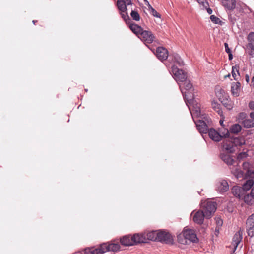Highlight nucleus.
I'll return each instance as SVG.
<instances>
[{"label":"nucleus","instance_id":"1","mask_svg":"<svg viewBox=\"0 0 254 254\" xmlns=\"http://www.w3.org/2000/svg\"><path fill=\"white\" fill-rule=\"evenodd\" d=\"M178 241L179 243L186 245L190 243H196L198 239L194 230L189 229H184L183 232L177 236Z\"/></svg>","mask_w":254,"mask_h":254},{"label":"nucleus","instance_id":"2","mask_svg":"<svg viewBox=\"0 0 254 254\" xmlns=\"http://www.w3.org/2000/svg\"><path fill=\"white\" fill-rule=\"evenodd\" d=\"M120 243L125 246H132L142 242V237L138 234L133 235H128L120 238Z\"/></svg>","mask_w":254,"mask_h":254},{"label":"nucleus","instance_id":"3","mask_svg":"<svg viewBox=\"0 0 254 254\" xmlns=\"http://www.w3.org/2000/svg\"><path fill=\"white\" fill-rule=\"evenodd\" d=\"M184 88H183L181 85H179L181 92L184 96V98L189 103H193L194 99V94L192 93V85L189 80L185 81Z\"/></svg>","mask_w":254,"mask_h":254},{"label":"nucleus","instance_id":"4","mask_svg":"<svg viewBox=\"0 0 254 254\" xmlns=\"http://www.w3.org/2000/svg\"><path fill=\"white\" fill-rule=\"evenodd\" d=\"M201 206L204 209L203 212L205 213V217L206 218L211 217L217 208L216 202L209 200H206L201 203Z\"/></svg>","mask_w":254,"mask_h":254},{"label":"nucleus","instance_id":"5","mask_svg":"<svg viewBox=\"0 0 254 254\" xmlns=\"http://www.w3.org/2000/svg\"><path fill=\"white\" fill-rule=\"evenodd\" d=\"M171 73L177 82H183L187 79V74L182 69H179L175 65L171 67Z\"/></svg>","mask_w":254,"mask_h":254},{"label":"nucleus","instance_id":"6","mask_svg":"<svg viewBox=\"0 0 254 254\" xmlns=\"http://www.w3.org/2000/svg\"><path fill=\"white\" fill-rule=\"evenodd\" d=\"M145 45L160 61H165L168 57V52L165 48L163 47H158L155 50L154 48L150 47L146 44H145Z\"/></svg>","mask_w":254,"mask_h":254},{"label":"nucleus","instance_id":"7","mask_svg":"<svg viewBox=\"0 0 254 254\" xmlns=\"http://www.w3.org/2000/svg\"><path fill=\"white\" fill-rule=\"evenodd\" d=\"M157 241L168 244H173V243L172 236L165 230L158 231Z\"/></svg>","mask_w":254,"mask_h":254},{"label":"nucleus","instance_id":"8","mask_svg":"<svg viewBox=\"0 0 254 254\" xmlns=\"http://www.w3.org/2000/svg\"><path fill=\"white\" fill-rule=\"evenodd\" d=\"M101 245L104 253L106 252H117L120 249V244L118 242H116L115 241H112L110 243H103Z\"/></svg>","mask_w":254,"mask_h":254},{"label":"nucleus","instance_id":"9","mask_svg":"<svg viewBox=\"0 0 254 254\" xmlns=\"http://www.w3.org/2000/svg\"><path fill=\"white\" fill-rule=\"evenodd\" d=\"M246 229L248 236L251 237H254V213L247 219Z\"/></svg>","mask_w":254,"mask_h":254},{"label":"nucleus","instance_id":"10","mask_svg":"<svg viewBox=\"0 0 254 254\" xmlns=\"http://www.w3.org/2000/svg\"><path fill=\"white\" fill-rule=\"evenodd\" d=\"M197 129L201 133H206L209 130L208 124L205 121L199 120L195 122Z\"/></svg>","mask_w":254,"mask_h":254},{"label":"nucleus","instance_id":"11","mask_svg":"<svg viewBox=\"0 0 254 254\" xmlns=\"http://www.w3.org/2000/svg\"><path fill=\"white\" fill-rule=\"evenodd\" d=\"M243 238V231L240 230L234 235L232 242V245L234 247L233 253L236 250L239 244L241 243Z\"/></svg>","mask_w":254,"mask_h":254},{"label":"nucleus","instance_id":"12","mask_svg":"<svg viewBox=\"0 0 254 254\" xmlns=\"http://www.w3.org/2000/svg\"><path fill=\"white\" fill-rule=\"evenodd\" d=\"M130 30L141 40L143 38V29L141 26L136 24L129 25Z\"/></svg>","mask_w":254,"mask_h":254},{"label":"nucleus","instance_id":"13","mask_svg":"<svg viewBox=\"0 0 254 254\" xmlns=\"http://www.w3.org/2000/svg\"><path fill=\"white\" fill-rule=\"evenodd\" d=\"M222 149L223 151L226 153H233L235 151V146L229 138L223 142Z\"/></svg>","mask_w":254,"mask_h":254},{"label":"nucleus","instance_id":"14","mask_svg":"<svg viewBox=\"0 0 254 254\" xmlns=\"http://www.w3.org/2000/svg\"><path fill=\"white\" fill-rule=\"evenodd\" d=\"M144 8H145L150 15L154 17L161 18V15L151 6L147 0H144Z\"/></svg>","mask_w":254,"mask_h":254},{"label":"nucleus","instance_id":"15","mask_svg":"<svg viewBox=\"0 0 254 254\" xmlns=\"http://www.w3.org/2000/svg\"><path fill=\"white\" fill-rule=\"evenodd\" d=\"M232 192L233 194L240 199L243 198L244 195H245V190L242 187L235 186L232 189Z\"/></svg>","mask_w":254,"mask_h":254},{"label":"nucleus","instance_id":"16","mask_svg":"<svg viewBox=\"0 0 254 254\" xmlns=\"http://www.w3.org/2000/svg\"><path fill=\"white\" fill-rule=\"evenodd\" d=\"M216 189L220 193L227 191L229 189V185L227 182L224 180L218 181L216 184Z\"/></svg>","mask_w":254,"mask_h":254},{"label":"nucleus","instance_id":"17","mask_svg":"<svg viewBox=\"0 0 254 254\" xmlns=\"http://www.w3.org/2000/svg\"><path fill=\"white\" fill-rule=\"evenodd\" d=\"M204 217H205V213L203 211H198L194 213L193 220L195 223L198 224H202Z\"/></svg>","mask_w":254,"mask_h":254},{"label":"nucleus","instance_id":"18","mask_svg":"<svg viewBox=\"0 0 254 254\" xmlns=\"http://www.w3.org/2000/svg\"><path fill=\"white\" fill-rule=\"evenodd\" d=\"M144 42H145L146 43H151L153 42H156L155 36L153 35L151 31L144 30Z\"/></svg>","mask_w":254,"mask_h":254},{"label":"nucleus","instance_id":"19","mask_svg":"<svg viewBox=\"0 0 254 254\" xmlns=\"http://www.w3.org/2000/svg\"><path fill=\"white\" fill-rule=\"evenodd\" d=\"M210 138L214 141H219L221 139V136L219 132L213 128L209 129L208 131Z\"/></svg>","mask_w":254,"mask_h":254},{"label":"nucleus","instance_id":"20","mask_svg":"<svg viewBox=\"0 0 254 254\" xmlns=\"http://www.w3.org/2000/svg\"><path fill=\"white\" fill-rule=\"evenodd\" d=\"M103 253H104L101 244L97 248H88L85 250V254H103Z\"/></svg>","mask_w":254,"mask_h":254},{"label":"nucleus","instance_id":"21","mask_svg":"<svg viewBox=\"0 0 254 254\" xmlns=\"http://www.w3.org/2000/svg\"><path fill=\"white\" fill-rule=\"evenodd\" d=\"M228 153H229L222 152L220 153V157L224 162L229 165H232L234 160Z\"/></svg>","mask_w":254,"mask_h":254},{"label":"nucleus","instance_id":"22","mask_svg":"<svg viewBox=\"0 0 254 254\" xmlns=\"http://www.w3.org/2000/svg\"><path fill=\"white\" fill-rule=\"evenodd\" d=\"M222 5L229 10L234 9L236 6L235 0H221Z\"/></svg>","mask_w":254,"mask_h":254},{"label":"nucleus","instance_id":"23","mask_svg":"<svg viewBox=\"0 0 254 254\" xmlns=\"http://www.w3.org/2000/svg\"><path fill=\"white\" fill-rule=\"evenodd\" d=\"M231 169L232 174L237 179L245 178L244 173L238 167H233Z\"/></svg>","mask_w":254,"mask_h":254},{"label":"nucleus","instance_id":"24","mask_svg":"<svg viewBox=\"0 0 254 254\" xmlns=\"http://www.w3.org/2000/svg\"><path fill=\"white\" fill-rule=\"evenodd\" d=\"M240 91V83L239 82L233 83L231 85V92L232 94L237 97Z\"/></svg>","mask_w":254,"mask_h":254},{"label":"nucleus","instance_id":"25","mask_svg":"<svg viewBox=\"0 0 254 254\" xmlns=\"http://www.w3.org/2000/svg\"><path fill=\"white\" fill-rule=\"evenodd\" d=\"M230 140L235 148L238 146H241L245 143V140L244 138L241 137H229Z\"/></svg>","mask_w":254,"mask_h":254},{"label":"nucleus","instance_id":"26","mask_svg":"<svg viewBox=\"0 0 254 254\" xmlns=\"http://www.w3.org/2000/svg\"><path fill=\"white\" fill-rule=\"evenodd\" d=\"M227 97H228V96L227 95H225L224 99H222L221 98V96H219V98L221 103L227 109L231 110L232 108L231 101L230 100H229Z\"/></svg>","mask_w":254,"mask_h":254},{"label":"nucleus","instance_id":"27","mask_svg":"<svg viewBox=\"0 0 254 254\" xmlns=\"http://www.w3.org/2000/svg\"><path fill=\"white\" fill-rule=\"evenodd\" d=\"M172 61L174 63L178 64L179 66H182L184 65V62L178 54L174 53L172 55ZM170 57L171 58V56H170Z\"/></svg>","mask_w":254,"mask_h":254},{"label":"nucleus","instance_id":"28","mask_svg":"<svg viewBox=\"0 0 254 254\" xmlns=\"http://www.w3.org/2000/svg\"><path fill=\"white\" fill-rule=\"evenodd\" d=\"M242 199H244L245 202L249 205H252L254 203V196L252 195L251 192L248 194L245 193V195H244Z\"/></svg>","mask_w":254,"mask_h":254},{"label":"nucleus","instance_id":"29","mask_svg":"<svg viewBox=\"0 0 254 254\" xmlns=\"http://www.w3.org/2000/svg\"><path fill=\"white\" fill-rule=\"evenodd\" d=\"M241 129V126L238 124H235L231 126L230 128V132L231 133L238 134Z\"/></svg>","mask_w":254,"mask_h":254},{"label":"nucleus","instance_id":"30","mask_svg":"<svg viewBox=\"0 0 254 254\" xmlns=\"http://www.w3.org/2000/svg\"><path fill=\"white\" fill-rule=\"evenodd\" d=\"M117 6L121 12H125L127 10V7L124 2V0H118L117 2Z\"/></svg>","mask_w":254,"mask_h":254},{"label":"nucleus","instance_id":"31","mask_svg":"<svg viewBox=\"0 0 254 254\" xmlns=\"http://www.w3.org/2000/svg\"><path fill=\"white\" fill-rule=\"evenodd\" d=\"M249 46L253 50H254V32H250L248 36Z\"/></svg>","mask_w":254,"mask_h":254},{"label":"nucleus","instance_id":"32","mask_svg":"<svg viewBox=\"0 0 254 254\" xmlns=\"http://www.w3.org/2000/svg\"><path fill=\"white\" fill-rule=\"evenodd\" d=\"M190 110L192 117L194 115L199 116L200 115V108L199 106L197 104H196L195 106H193L192 109L190 108Z\"/></svg>","mask_w":254,"mask_h":254},{"label":"nucleus","instance_id":"33","mask_svg":"<svg viewBox=\"0 0 254 254\" xmlns=\"http://www.w3.org/2000/svg\"><path fill=\"white\" fill-rule=\"evenodd\" d=\"M158 231H153L147 234V239L152 241H157Z\"/></svg>","mask_w":254,"mask_h":254},{"label":"nucleus","instance_id":"34","mask_svg":"<svg viewBox=\"0 0 254 254\" xmlns=\"http://www.w3.org/2000/svg\"><path fill=\"white\" fill-rule=\"evenodd\" d=\"M254 181L253 179H249L246 181V182L244 184L242 188H244V190H245V193H246L247 190H249L253 185Z\"/></svg>","mask_w":254,"mask_h":254},{"label":"nucleus","instance_id":"35","mask_svg":"<svg viewBox=\"0 0 254 254\" xmlns=\"http://www.w3.org/2000/svg\"><path fill=\"white\" fill-rule=\"evenodd\" d=\"M243 126L245 128H249L254 127V121L251 119H246L243 121Z\"/></svg>","mask_w":254,"mask_h":254},{"label":"nucleus","instance_id":"36","mask_svg":"<svg viewBox=\"0 0 254 254\" xmlns=\"http://www.w3.org/2000/svg\"><path fill=\"white\" fill-rule=\"evenodd\" d=\"M239 66L236 65L232 67V70L231 73H232V76L233 77L234 79L235 80H238L237 74L238 75H239Z\"/></svg>","mask_w":254,"mask_h":254},{"label":"nucleus","instance_id":"37","mask_svg":"<svg viewBox=\"0 0 254 254\" xmlns=\"http://www.w3.org/2000/svg\"><path fill=\"white\" fill-rule=\"evenodd\" d=\"M219 133L220 134L222 138L223 137H229L230 132L227 129L222 128L220 129Z\"/></svg>","mask_w":254,"mask_h":254},{"label":"nucleus","instance_id":"38","mask_svg":"<svg viewBox=\"0 0 254 254\" xmlns=\"http://www.w3.org/2000/svg\"><path fill=\"white\" fill-rule=\"evenodd\" d=\"M130 15L132 19L135 21H139L140 20V16L138 13L135 10H131Z\"/></svg>","mask_w":254,"mask_h":254},{"label":"nucleus","instance_id":"39","mask_svg":"<svg viewBox=\"0 0 254 254\" xmlns=\"http://www.w3.org/2000/svg\"><path fill=\"white\" fill-rule=\"evenodd\" d=\"M212 105L213 108L214 109V110H215L219 114L221 115V114L222 113V111L220 109V104H218L216 102H213L212 103Z\"/></svg>","mask_w":254,"mask_h":254},{"label":"nucleus","instance_id":"40","mask_svg":"<svg viewBox=\"0 0 254 254\" xmlns=\"http://www.w3.org/2000/svg\"><path fill=\"white\" fill-rule=\"evenodd\" d=\"M249 177L250 179H252L254 178V171L251 170H248L246 173L245 174V178Z\"/></svg>","mask_w":254,"mask_h":254},{"label":"nucleus","instance_id":"41","mask_svg":"<svg viewBox=\"0 0 254 254\" xmlns=\"http://www.w3.org/2000/svg\"><path fill=\"white\" fill-rule=\"evenodd\" d=\"M211 20L215 24H221L222 21L220 19L214 15H211L210 17Z\"/></svg>","mask_w":254,"mask_h":254},{"label":"nucleus","instance_id":"42","mask_svg":"<svg viewBox=\"0 0 254 254\" xmlns=\"http://www.w3.org/2000/svg\"><path fill=\"white\" fill-rule=\"evenodd\" d=\"M216 224L217 227L216 228V231H219V227L221 226L223 224V221L221 219L219 218H217L216 219Z\"/></svg>","mask_w":254,"mask_h":254},{"label":"nucleus","instance_id":"43","mask_svg":"<svg viewBox=\"0 0 254 254\" xmlns=\"http://www.w3.org/2000/svg\"><path fill=\"white\" fill-rule=\"evenodd\" d=\"M121 14L125 21H127V20H129V16L126 11L125 12H121Z\"/></svg>","mask_w":254,"mask_h":254},{"label":"nucleus","instance_id":"44","mask_svg":"<svg viewBox=\"0 0 254 254\" xmlns=\"http://www.w3.org/2000/svg\"><path fill=\"white\" fill-rule=\"evenodd\" d=\"M198 2L205 7L208 5V3L205 1V0H198Z\"/></svg>","mask_w":254,"mask_h":254},{"label":"nucleus","instance_id":"45","mask_svg":"<svg viewBox=\"0 0 254 254\" xmlns=\"http://www.w3.org/2000/svg\"><path fill=\"white\" fill-rule=\"evenodd\" d=\"M124 2L126 5V6H132V1L131 0H124Z\"/></svg>","mask_w":254,"mask_h":254},{"label":"nucleus","instance_id":"46","mask_svg":"<svg viewBox=\"0 0 254 254\" xmlns=\"http://www.w3.org/2000/svg\"><path fill=\"white\" fill-rule=\"evenodd\" d=\"M224 46L225 51L227 53L231 52V49L229 48L228 44L227 43H224Z\"/></svg>","mask_w":254,"mask_h":254},{"label":"nucleus","instance_id":"47","mask_svg":"<svg viewBox=\"0 0 254 254\" xmlns=\"http://www.w3.org/2000/svg\"><path fill=\"white\" fill-rule=\"evenodd\" d=\"M246 156V153L242 152V153H240L239 154L238 157V158H242L243 157H245Z\"/></svg>","mask_w":254,"mask_h":254},{"label":"nucleus","instance_id":"48","mask_svg":"<svg viewBox=\"0 0 254 254\" xmlns=\"http://www.w3.org/2000/svg\"><path fill=\"white\" fill-rule=\"evenodd\" d=\"M249 107L251 108H252V109H254V102H250L249 103Z\"/></svg>","mask_w":254,"mask_h":254},{"label":"nucleus","instance_id":"49","mask_svg":"<svg viewBox=\"0 0 254 254\" xmlns=\"http://www.w3.org/2000/svg\"><path fill=\"white\" fill-rule=\"evenodd\" d=\"M228 56H229V60H231L233 59V55L232 54V52L230 53H228Z\"/></svg>","mask_w":254,"mask_h":254},{"label":"nucleus","instance_id":"50","mask_svg":"<svg viewBox=\"0 0 254 254\" xmlns=\"http://www.w3.org/2000/svg\"><path fill=\"white\" fill-rule=\"evenodd\" d=\"M245 80L247 83L249 82V76L248 74H246L245 76Z\"/></svg>","mask_w":254,"mask_h":254},{"label":"nucleus","instance_id":"51","mask_svg":"<svg viewBox=\"0 0 254 254\" xmlns=\"http://www.w3.org/2000/svg\"><path fill=\"white\" fill-rule=\"evenodd\" d=\"M250 117L251 118L254 119V111L250 113Z\"/></svg>","mask_w":254,"mask_h":254},{"label":"nucleus","instance_id":"52","mask_svg":"<svg viewBox=\"0 0 254 254\" xmlns=\"http://www.w3.org/2000/svg\"><path fill=\"white\" fill-rule=\"evenodd\" d=\"M252 85H253V87L254 88V76L253 77V78L252 79Z\"/></svg>","mask_w":254,"mask_h":254},{"label":"nucleus","instance_id":"53","mask_svg":"<svg viewBox=\"0 0 254 254\" xmlns=\"http://www.w3.org/2000/svg\"><path fill=\"white\" fill-rule=\"evenodd\" d=\"M207 12H208V13H209V14H211V13H212V10H211V9L208 8V9H207Z\"/></svg>","mask_w":254,"mask_h":254},{"label":"nucleus","instance_id":"54","mask_svg":"<svg viewBox=\"0 0 254 254\" xmlns=\"http://www.w3.org/2000/svg\"><path fill=\"white\" fill-rule=\"evenodd\" d=\"M32 22L35 24L36 23V22H37V21L36 20H33Z\"/></svg>","mask_w":254,"mask_h":254},{"label":"nucleus","instance_id":"55","mask_svg":"<svg viewBox=\"0 0 254 254\" xmlns=\"http://www.w3.org/2000/svg\"><path fill=\"white\" fill-rule=\"evenodd\" d=\"M223 122V121H222V120H220V124H221V125H222Z\"/></svg>","mask_w":254,"mask_h":254},{"label":"nucleus","instance_id":"56","mask_svg":"<svg viewBox=\"0 0 254 254\" xmlns=\"http://www.w3.org/2000/svg\"><path fill=\"white\" fill-rule=\"evenodd\" d=\"M220 93H222V92H224V90H221L220 91Z\"/></svg>","mask_w":254,"mask_h":254},{"label":"nucleus","instance_id":"57","mask_svg":"<svg viewBox=\"0 0 254 254\" xmlns=\"http://www.w3.org/2000/svg\"><path fill=\"white\" fill-rule=\"evenodd\" d=\"M244 115V113H241V115L243 116Z\"/></svg>","mask_w":254,"mask_h":254}]
</instances>
